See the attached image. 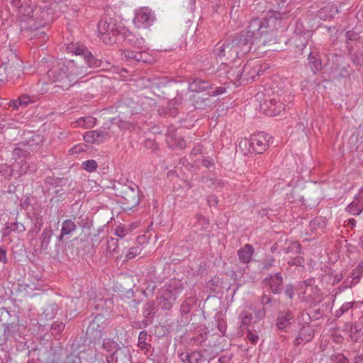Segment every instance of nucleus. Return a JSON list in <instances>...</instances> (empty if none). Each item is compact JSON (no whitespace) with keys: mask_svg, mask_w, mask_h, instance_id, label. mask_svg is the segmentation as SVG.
<instances>
[{"mask_svg":"<svg viewBox=\"0 0 363 363\" xmlns=\"http://www.w3.org/2000/svg\"><path fill=\"white\" fill-rule=\"evenodd\" d=\"M103 347L108 352H114L118 347H119V345L113 340L107 338L104 339L103 341Z\"/></svg>","mask_w":363,"mask_h":363,"instance_id":"obj_49","label":"nucleus"},{"mask_svg":"<svg viewBox=\"0 0 363 363\" xmlns=\"http://www.w3.org/2000/svg\"><path fill=\"white\" fill-rule=\"evenodd\" d=\"M157 309L155 301H148L143 306V315L145 319L139 323V328H146L152 323L153 318L155 315Z\"/></svg>","mask_w":363,"mask_h":363,"instance_id":"obj_20","label":"nucleus"},{"mask_svg":"<svg viewBox=\"0 0 363 363\" xmlns=\"http://www.w3.org/2000/svg\"><path fill=\"white\" fill-rule=\"evenodd\" d=\"M65 328V324L62 322H54L50 329V335L56 340H59L62 336V332Z\"/></svg>","mask_w":363,"mask_h":363,"instance_id":"obj_37","label":"nucleus"},{"mask_svg":"<svg viewBox=\"0 0 363 363\" xmlns=\"http://www.w3.org/2000/svg\"><path fill=\"white\" fill-rule=\"evenodd\" d=\"M6 66L5 65V60H2V64L0 65V82H9V78L6 73Z\"/></svg>","mask_w":363,"mask_h":363,"instance_id":"obj_58","label":"nucleus"},{"mask_svg":"<svg viewBox=\"0 0 363 363\" xmlns=\"http://www.w3.org/2000/svg\"><path fill=\"white\" fill-rule=\"evenodd\" d=\"M284 294L290 299L292 300L294 296V286L292 284H289L284 286Z\"/></svg>","mask_w":363,"mask_h":363,"instance_id":"obj_60","label":"nucleus"},{"mask_svg":"<svg viewBox=\"0 0 363 363\" xmlns=\"http://www.w3.org/2000/svg\"><path fill=\"white\" fill-rule=\"evenodd\" d=\"M346 210L353 215H359L363 210V205L355 197L354 200L347 206Z\"/></svg>","mask_w":363,"mask_h":363,"instance_id":"obj_41","label":"nucleus"},{"mask_svg":"<svg viewBox=\"0 0 363 363\" xmlns=\"http://www.w3.org/2000/svg\"><path fill=\"white\" fill-rule=\"evenodd\" d=\"M105 318L103 315L96 314L92 320L89 322L86 328L84 342L86 343L96 342L102 338V331L104 328Z\"/></svg>","mask_w":363,"mask_h":363,"instance_id":"obj_6","label":"nucleus"},{"mask_svg":"<svg viewBox=\"0 0 363 363\" xmlns=\"http://www.w3.org/2000/svg\"><path fill=\"white\" fill-rule=\"evenodd\" d=\"M215 79H203L202 77H195L189 82V89L191 91L201 92L207 90H213L211 93L208 92V96H218L225 92L226 88L224 86H217Z\"/></svg>","mask_w":363,"mask_h":363,"instance_id":"obj_3","label":"nucleus"},{"mask_svg":"<svg viewBox=\"0 0 363 363\" xmlns=\"http://www.w3.org/2000/svg\"><path fill=\"white\" fill-rule=\"evenodd\" d=\"M121 202L124 210H133L140 202L138 191L133 187L124 186L121 191Z\"/></svg>","mask_w":363,"mask_h":363,"instance_id":"obj_10","label":"nucleus"},{"mask_svg":"<svg viewBox=\"0 0 363 363\" xmlns=\"http://www.w3.org/2000/svg\"><path fill=\"white\" fill-rule=\"evenodd\" d=\"M147 336V333L145 330L140 331L138 336V346L140 347V350H144L145 352H147L151 347V345L146 342Z\"/></svg>","mask_w":363,"mask_h":363,"instance_id":"obj_40","label":"nucleus"},{"mask_svg":"<svg viewBox=\"0 0 363 363\" xmlns=\"http://www.w3.org/2000/svg\"><path fill=\"white\" fill-rule=\"evenodd\" d=\"M86 354L84 352H81L78 354H71L67 356L64 363H82Z\"/></svg>","mask_w":363,"mask_h":363,"instance_id":"obj_46","label":"nucleus"},{"mask_svg":"<svg viewBox=\"0 0 363 363\" xmlns=\"http://www.w3.org/2000/svg\"><path fill=\"white\" fill-rule=\"evenodd\" d=\"M13 172L11 166L6 163H0V184L5 181H9Z\"/></svg>","mask_w":363,"mask_h":363,"instance_id":"obj_35","label":"nucleus"},{"mask_svg":"<svg viewBox=\"0 0 363 363\" xmlns=\"http://www.w3.org/2000/svg\"><path fill=\"white\" fill-rule=\"evenodd\" d=\"M180 359L184 363H201L205 360L201 352L197 350L182 352Z\"/></svg>","mask_w":363,"mask_h":363,"instance_id":"obj_25","label":"nucleus"},{"mask_svg":"<svg viewBox=\"0 0 363 363\" xmlns=\"http://www.w3.org/2000/svg\"><path fill=\"white\" fill-rule=\"evenodd\" d=\"M92 131H93L94 134L95 135L94 138L96 140V143H98V144L102 143L105 140L106 136L108 135V133L104 130H94Z\"/></svg>","mask_w":363,"mask_h":363,"instance_id":"obj_55","label":"nucleus"},{"mask_svg":"<svg viewBox=\"0 0 363 363\" xmlns=\"http://www.w3.org/2000/svg\"><path fill=\"white\" fill-rule=\"evenodd\" d=\"M228 78L235 84L242 85V67L240 66L231 67L227 72Z\"/></svg>","mask_w":363,"mask_h":363,"instance_id":"obj_31","label":"nucleus"},{"mask_svg":"<svg viewBox=\"0 0 363 363\" xmlns=\"http://www.w3.org/2000/svg\"><path fill=\"white\" fill-rule=\"evenodd\" d=\"M295 33L296 35L293 38L296 48L303 51L308 43V39L311 37V33L310 30H306L303 33L301 30L298 31V28H296Z\"/></svg>","mask_w":363,"mask_h":363,"instance_id":"obj_24","label":"nucleus"},{"mask_svg":"<svg viewBox=\"0 0 363 363\" xmlns=\"http://www.w3.org/2000/svg\"><path fill=\"white\" fill-rule=\"evenodd\" d=\"M260 67L256 65L254 61H247L242 67V84L251 83L255 81L257 77L260 76Z\"/></svg>","mask_w":363,"mask_h":363,"instance_id":"obj_15","label":"nucleus"},{"mask_svg":"<svg viewBox=\"0 0 363 363\" xmlns=\"http://www.w3.org/2000/svg\"><path fill=\"white\" fill-rule=\"evenodd\" d=\"M131 354L127 347H119L107 357L108 363H130Z\"/></svg>","mask_w":363,"mask_h":363,"instance_id":"obj_18","label":"nucleus"},{"mask_svg":"<svg viewBox=\"0 0 363 363\" xmlns=\"http://www.w3.org/2000/svg\"><path fill=\"white\" fill-rule=\"evenodd\" d=\"M74 66V60L69 62L67 65L58 63L48 71V77L51 83L56 84V86L67 90L76 83L77 75L86 73V67L81 66L80 70L74 72L71 69Z\"/></svg>","mask_w":363,"mask_h":363,"instance_id":"obj_2","label":"nucleus"},{"mask_svg":"<svg viewBox=\"0 0 363 363\" xmlns=\"http://www.w3.org/2000/svg\"><path fill=\"white\" fill-rule=\"evenodd\" d=\"M223 279L218 276H214V277L206 282V286L212 293L218 294L223 287Z\"/></svg>","mask_w":363,"mask_h":363,"instance_id":"obj_33","label":"nucleus"},{"mask_svg":"<svg viewBox=\"0 0 363 363\" xmlns=\"http://www.w3.org/2000/svg\"><path fill=\"white\" fill-rule=\"evenodd\" d=\"M284 281L281 272L269 274L262 281L263 286L268 287L269 291L273 294H280L284 289Z\"/></svg>","mask_w":363,"mask_h":363,"instance_id":"obj_14","label":"nucleus"},{"mask_svg":"<svg viewBox=\"0 0 363 363\" xmlns=\"http://www.w3.org/2000/svg\"><path fill=\"white\" fill-rule=\"evenodd\" d=\"M4 339L3 342H6L7 340L13 337V335L16 332V326L13 323H4Z\"/></svg>","mask_w":363,"mask_h":363,"instance_id":"obj_44","label":"nucleus"},{"mask_svg":"<svg viewBox=\"0 0 363 363\" xmlns=\"http://www.w3.org/2000/svg\"><path fill=\"white\" fill-rule=\"evenodd\" d=\"M294 320V315L289 310L279 311L276 320V325L279 330H283Z\"/></svg>","mask_w":363,"mask_h":363,"instance_id":"obj_21","label":"nucleus"},{"mask_svg":"<svg viewBox=\"0 0 363 363\" xmlns=\"http://www.w3.org/2000/svg\"><path fill=\"white\" fill-rule=\"evenodd\" d=\"M273 302L275 303V301L272 298L271 296H268L265 294H263V295L261 297V303L263 307L265 308V306L270 305Z\"/></svg>","mask_w":363,"mask_h":363,"instance_id":"obj_64","label":"nucleus"},{"mask_svg":"<svg viewBox=\"0 0 363 363\" xmlns=\"http://www.w3.org/2000/svg\"><path fill=\"white\" fill-rule=\"evenodd\" d=\"M353 303L352 302H346L335 313V316L337 318L340 317L344 313L347 311L349 309L352 308Z\"/></svg>","mask_w":363,"mask_h":363,"instance_id":"obj_59","label":"nucleus"},{"mask_svg":"<svg viewBox=\"0 0 363 363\" xmlns=\"http://www.w3.org/2000/svg\"><path fill=\"white\" fill-rule=\"evenodd\" d=\"M270 104L274 106V108L272 110L274 115H277L280 112L281 108L284 109V106L281 102H277L275 99L270 100Z\"/></svg>","mask_w":363,"mask_h":363,"instance_id":"obj_62","label":"nucleus"},{"mask_svg":"<svg viewBox=\"0 0 363 363\" xmlns=\"http://www.w3.org/2000/svg\"><path fill=\"white\" fill-rule=\"evenodd\" d=\"M174 106V101L169 102L167 110L165 111V114L171 117H175L177 115L178 111L177 108Z\"/></svg>","mask_w":363,"mask_h":363,"instance_id":"obj_56","label":"nucleus"},{"mask_svg":"<svg viewBox=\"0 0 363 363\" xmlns=\"http://www.w3.org/2000/svg\"><path fill=\"white\" fill-rule=\"evenodd\" d=\"M350 338L353 342H357L361 336V329L359 328L356 323L350 325Z\"/></svg>","mask_w":363,"mask_h":363,"instance_id":"obj_48","label":"nucleus"},{"mask_svg":"<svg viewBox=\"0 0 363 363\" xmlns=\"http://www.w3.org/2000/svg\"><path fill=\"white\" fill-rule=\"evenodd\" d=\"M82 120L83 121L84 124H82L80 121L79 122V124L80 125H85L86 128L92 127L96 121L95 118L91 116L82 118Z\"/></svg>","mask_w":363,"mask_h":363,"instance_id":"obj_61","label":"nucleus"},{"mask_svg":"<svg viewBox=\"0 0 363 363\" xmlns=\"http://www.w3.org/2000/svg\"><path fill=\"white\" fill-rule=\"evenodd\" d=\"M67 182V179L64 177H48L45 179V183L54 187L65 186Z\"/></svg>","mask_w":363,"mask_h":363,"instance_id":"obj_43","label":"nucleus"},{"mask_svg":"<svg viewBox=\"0 0 363 363\" xmlns=\"http://www.w3.org/2000/svg\"><path fill=\"white\" fill-rule=\"evenodd\" d=\"M193 100V105L196 109H206L207 107H210L211 106V99L208 97L194 95Z\"/></svg>","mask_w":363,"mask_h":363,"instance_id":"obj_34","label":"nucleus"},{"mask_svg":"<svg viewBox=\"0 0 363 363\" xmlns=\"http://www.w3.org/2000/svg\"><path fill=\"white\" fill-rule=\"evenodd\" d=\"M214 52L220 58L232 60L238 58V55L236 54L237 51L230 36L227 38L222 44H220V42L218 43Z\"/></svg>","mask_w":363,"mask_h":363,"instance_id":"obj_13","label":"nucleus"},{"mask_svg":"<svg viewBox=\"0 0 363 363\" xmlns=\"http://www.w3.org/2000/svg\"><path fill=\"white\" fill-rule=\"evenodd\" d=\"M349 55L353 63L357 66L363 65V52L359 51L353 52L348 50Z\"/></svg>","mask_w":363,"mask_h":363,"instance_id":"obj_47","label":"nucleus"},{"mask_svg":"<svg viewBox=\"0 0 363 363\" xmlns=\"http://www.w3.org/2000/svg\"><path fill=\"white\" fill-rule=\"evenodd\" d=\"M182 290L172 284L161 289L157 295L158 305L164 310L171 309Z\"/></svg>","mask_w":363,"mask_h":363,"instance_id":"obj_7","label":"nucleus"},{"mask_svg":"<svg viewBox=\"0 0 363 363\" xmlns=\"http://www.w3.org/2000/svg\"><path fill=\"white\" fill-rule=\"evenodd\" d=\"M54 235V230L51 226L46 227L39 236V240L40 242V250L43 251H48L49 250V245L50 240Z\"/></svg>","mask_w":363,"mask_h":363,"instance_id":"obj_28","label":"nucleus"},{"mask_svg":"<svg viewBox=\"0 0 363 363\" xmlns=\"http://www.w3.org/2000/svg\"><path fill=\"white\" fill-rule=\"evenodd\" d=\"M359 34V30L357 28L348 30L346 33V47L347 50H353L354 46H357V44L361 43Z\"/></svg>","mask_w":363,"mask_h":363,"instance_id":"obj_27","label":"nucleus"},{"mask_svg":"<svg viewBox=\"0 0 363 363\" xmlns=\"http://www.w3.org/2000/svg\"><path fill=\"white\" fill-rule=\"evenodd\" d=\"M12 156L16 160L21 158L26 159L30 157V152L25 146V144L21 141L15 144V147L12 151Z\"/></svg>","mask_w":363,"mask_h":363,"instance_id":"obj_29","label":"nucleus"},{"mask_svg":"<svg viewBox=\"0 0 363 363\" xmlns=\"http://www.w3.org/2000/svg\"><path fill=\"white\" fill-rule=\"evenodd\" d=\"M275 262V259L273 256H267L262 262V271H268L274 265Z\"/></svg>","mask_w":363,"mask_h":363,"instance_id":"obj_52","label":"nucleus"},{"mask_svg":"<svg viewBox=\"0 0 363 363\" xmlns=\"http://www.w3.org/2000/svg\"><path fill=\"white\" fill-rule=\"evenodd\" d=\"M118 247V240L115 238H111L107 242V247L106 250L108 252H116V248Z\"/></svg>","mask_w":363,"mask_h":363,"instance_id":"obj_63","label":"nucleus"},{"mask_svg":"<svg viewBox=\"0 0 363 363\" xmlns=\"http://www.w3.org/2000/svg\"><path fill=\"white\" fill-rule=\"evenodd\" d=\"M35 7L28 5L20 6L17 8V18L21 23H33Z\"/></svg>","mask_w":363,"mask_h":363,"instance_id":"obj_23","label":"nucleus"},{"mask_svg":"<svg viewBox=\"0 0 363 363\" xmlns=\"http://www.w3.org/2000/svg\"><path fill=\"white\" fill-rule=\"evenodd\" d=\"M253 253L254 248L250 244L245 245V246L238 252L239 259L245 264H247L251 261Z\"/></svg>","mask_w":363,"mask_h":363,"instance_id":"obj_30","label":"nucleus"},{"mask_svg":"<svg viewBox=\"0 0 363 363\" xmlns=\"http://www.w3.org/2000/svg\"><path fill=\"white\" fill-rule=\"evenodd\" d=\"M77 229V225L72 219H67L62 222L60 233L57 237L58 242L55 245L53 251H51V253L53 254L55 257L60 255L62 249L60 242H62L66 236L71 235Z\"/></svg>","mask_w":363,"mask_h":363,"instance_id":"obj_11","label":"nucleus"},{"mask_svg":"<svg viewBox=\"0 0 363 363\" xmlns=\"http://www.w3.org/2000/svg\"><path fill=\"white\" fill-rule=\"evenodd\" d=\"M98 30L102 40L106 44H112L115 43L114 38L118 35L121 27L116 26L113 18H105L98 23Z\"/></svg>","mask_w":363,"mask_h":363,"instance_id":"obj_4","label":"nucleus"},{"mask_svg":"<svg viewBox=\"0 0 363 363\" xmlns=\"http://www.w3.org/2000/svg\"><path fill=\"white\" fill-rule=\"evenodd\" d=\"M156 20L154 13L148 8H140L135 13L134 23L138 26L147 28Z\"/></svg>","mask_w":363,"mask_h":363,"instance_id":"obj_16","label":"nucleus"},{"mask_svg":"<svg viewBox=\"0 0 363 363\" xmlns=\"http://www.w3.org/2000/svg\"><path fill=\"white\" fill-rule=\"evenodd\" d=\"M363 274V264L360 262L357 267L354 269L351 273V277L352 278V284H356L359 282L362 275Z\"/></svg>","mask_w":363,"mask_h":363,"instance_id":"obj_45","label":"nucleus"},{"mask_svg":"<svg viewBox=\"0 0 363 363\" xmlns=\"http://www.w3.org/2000/svg\"><path fill=\"white\" fill-rule=\"evenodd\" d=\"M315 330L309 325L308 322L303 324L298 337L294 340V345L298 346L311 342L314 337Z\"/></svg>","mask_w":363,"mask_h":363,"instance_id":"obj_19","label":"nucleus"},{"mask_svg":"<svg viewBox=\"0 0 363 363\" xmlns=\"http://www.w3.org/2000/svg\"><path fill=\"white\" fill-rule=\"evenodd\" d=\"M271 138V136L264 132L254 134L248 141L249 146L255 152L262 154L269 147Z\"/></svg>","mask_w":363,"mask_h":363,"instance_id":"obj_12","label":"nucleus"},{"mask_svg":"<svg viewBox=\"0 0 363 363\" xmlns=\"http://www.w3.org/2000/svg\"><path fill=\"white\" fill-rule=\"evenodd\" d=\"M83 60L86 66L91 69H96L101 67L103 63L101 60L94 57L90 51H89Z\"/></svg>","mask_w":363,"mask_h":363,"instance_id":"obj_39","label":"nucleus"},{"mask_svg":"<svg viewBox=\"0 0 363 363\" xmlns=\"http://www.w3.org/2000/svg\"><path fill=\"white\" fill-rule=\"evenodd\" d=\"M325 60V71L335 74L340 69V66L343 57L341 55H337V54H328V58Z\"/></svg>","mask_w":363,"mask_h":363,"instance_id":"obj_22","label":"nucleus"},{"mask_svg":"<svg viewBox=\"0 0 363 363\" xmlns=\"http://www.w3.org/2000/svg\"><path fill=\"white\" fill-rule=\"evenodd\" d=\"M5 65L9 82H13L20 77L22 73V62L15 53L9 51V58L5 60Z\"/></svg>","mask_w":363,"mask_h":363,"instance_id":"obj_9","label":"nucleus"},{"mask_svg":"<svg viewBox=\"0 0 363 363\" xmlns=\"http://www.w3.org/2000/svg\"><path fill=\"white\" fill-rule=\"evenodd\" d=\"M49 0L42 1L35 6L33 23H38L39 26L48 24L55 18V9Z\"/></svg>","mask_w":363,"mask_h":363,"instance_id":"obj_5","label":"nucleus"},{"mask_svg":"<svg viewBox=\"0 0 363 363\" xmlns=\"http://www.w3.org/2000/svg\"><path fill=\"white\" fill-rule=\"evenodd\" d=\"M9 229L13 233H21L26 230L24 225L18 221L7 222Z\"/></svg>","mask_w":363,"mask_h":363,"instance_id":"obj_50","label":"nucleus"},{"mask_svg":"<svg viewBox=\"0 0 363 363\" xmlns=\"http://www.w3.org/2000/svg\"><path fill=\"white\" fill-rule=\"evenodd\" d=\"M42 142L43 137L40 135H33L28 140L21 141L30 152L37 150Z\"/></svg>","mask_w":363,"mask_h":363,"instance_id":"obj_32","label":"nucleus"},{"mask_svg":"<svg viewBox=\"0 0 363 363\" xmlns=\"http://www.w3.org/2000/svg\"><path fill=\"white\" fill-rule=\"evenodd\" d=\"M113 41L115 43H124L128 45L140 49L143 48L145 45V40L142 37L133 34L125 27H121V31Z\"/></svg>","mask_w":363,"mask_h":363,"instance_id":"obj_8","label":"nucleus"},{"mask_svg":"<svg viewBox=\"0 0 363 363\" xmlns=\"http://www.w3.org/2000/svg\"><path fill=\"white\" fill-rule=\"evenodd\" d=\"M326 220L323 217H315L310 222V230L313 233L323 231L326 227Z\"/></svg>","mask_w":363,"mask_h":363,"instance_id":"obj_36","label":"nucleus"},{"mask_svg":"<svg viewBox=\"0 0 363 363\" xmlns=\"http://www.w3.org/2000/svg\"><path fill=\"white\" fill-rule=\"evenodd\" d=\"M97 166V162L94 160H86L82 163V168L89 172L95 171Z\"/></svg>","mask_w":363,"mask_h":363,"instance_id":"obj_53","label":"nucleus"},{"mask_svg":"<svg viewBox=\"0 0 363 363\" xmlns=\"http://www.w3.org/2000/svg\"><path fill=\"white\" fill-rule=\"evenodd\" d=\"M338 12L337 6L335 4H328L318 11V16L324 21H330Z\"/></svg>","mask_w":363,"mask_h":363,"instance_id":"obj_26","label":"nucleus"},{"mask_svg":"<svg viewBox=\"0 0 363 363\" xmlns=\"http://www.w3.org/2000/svg\"><path fill=\"white\" fill-rule=\"evenodd\" d=\"M194 225L195 231H203L206 230L209 225V220L206 218L204 216L197 214L194 218Z\"/></svg>","mask_w":363,"mask_h":363,"instance_id":"obj_38","label":"nucleus"},{"mask_svg":"<svg viewBox=\"0 0 363 363\" xmlns=\"http://www.w3.org/2000/svg\"><path fill=\"white\" fill-rule=\"evenodd\" d=\"M328 58V54L311 51L308 54V65L314 74L325 69V62Z\"/></svg>","mask_w":363,"mask_h":363,"instance_id":"obj_17","label":"nucleus"},{"mask_svg":"<svg viewBox=\"0 0 363 363\" xmlns=\"http://www.w3.org/2000/svg\"><path fill=\"white\" fill-rule=\"evenodd\" d=\"M74 47V50H73V52L77 55V56H79V57H82V58H84L86 55H87V53L89 52V50L84 47V45H76V46H73Z\"/></svg>","mask_w":363,"mask_h":363,"instance_id":"obj_54","label":"nucleus"},{"mask_svg":"<svg viewBox=\"0 0 363 363\" xmlns=\"http://www.w3.org/2000/svg\"><path fill=\"white\" fill-rule=\"evenodd\" d=\"M123 56L127 60H134L137 62L145 61L143 57V52L141 51H133L126 50L123 52Z\"/></svg>","mask_w":363,"mask_h":363,"instance_id":"obj_42","label":"nucleus"},{"mask_svg":"<svg viewBox=\"0 0 363 363\" xmlns=\"http://www.w3.org/2000/svg\"><path fill=\"white\" fill-rule=\"evenodd\" d=\"M288 13L269 10L263 18L251 20L246 30L230 36L238 58L251 52L253 45L257 44L263 35L270 34V38L268 40H264L262 44L266 45L271 42H273V44L277 43L276 33L274 31L277 29V24H280L281 20L288 18Z\"/></svg>","mask_w":363,"mask_h":363,"instance_id":"obj_1","label":"nucleus"},{"mask_svg":"<svg viewBox=\"0 0 363 363\" xmlns=\"http://www.w3.org/2000/svg\"><path fill=\"white\" fill-rule=\"evenodd\" d=\"M142 248L140 246L132 247L129 249L128 252L126 255V258L128 259H131L134 258L136 255H140L141 253Z\"/></svg>","mask_w":363,"mask_h":363,"instance_id":"obj_57","label":"nucleus"},{"mask_svg":"<svg viewBox=\"0 0 363 363\" xmlns=\"http://www.w3.org/2000/svg\"><path fill=\"white\" fill-rule=\"evenodd\" d=\"M58 311V306L56 303L49 305L44 311L43 314L45 318H52Z\"/></svg>","mask_w":363,"mask_h":363,"instance_id":"obj_51","label":"nucleus"}]
</instances>
